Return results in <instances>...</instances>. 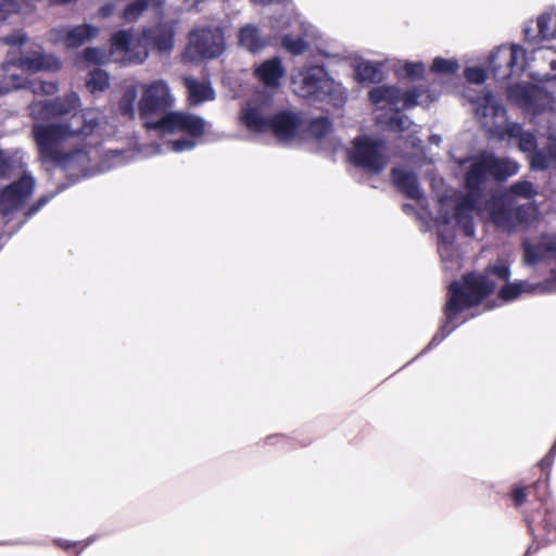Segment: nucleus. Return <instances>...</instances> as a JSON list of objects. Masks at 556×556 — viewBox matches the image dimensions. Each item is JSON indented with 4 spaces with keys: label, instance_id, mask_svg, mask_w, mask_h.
<instances>
[{
    "label": "nucleus",
    "instance_id": "nucleus-43",
    "mask_svg": "<svg viewBox=\"0 0 556 556\" xmlns=\"http://www.w3.org/2000/svg\"><path fill=\"white\" fill-rule=\"evenodd\" d=\"M115 10V7L111 3L109 4H105L103 5L100 11H99V14L102 16V17H109L110 15L113 14Z\"/></svg>",
    "mask_w": 556,
    "mask_h": 556
},
{
    "label": "nucleus",
    "instance_id": "nucleus-49",
    "mask_svg": "<svg viewBox=\"0 0 556 556\" xmlns=\"http://www.w3.org/2000/svg\"><path fill=\"white\" fill-rule=\"evenodd\" d=\"M515 92H525V89L522 87H516L509 91V97H514Z\"/></svg>",
    "mask_w": 556,
    "mask_h": 556
},
{
    "label": "nucleus",
    "instance_id": "nucleus-53",
    "mask_svg": "<svg viewBox=\"0 0 556 556\" xmlns=\"http://www.w3.org/2000/svg\"><path fill=\"white\" fill-rule=\"evenodd\" d=\"M526 36L529 37V29H525Z\"/></svg>",
    "mask_w": 556,
    "mask_h": 556
},
{
    "label": "nucleus",
    "instance_id": "nucleus-33",
    "mask_svg": "<svg viewBox=\"0 0 556 556\" xmlns=\"http://www.w3.org/2000/svg\"><path fill=\"white\" fill-rule=\"evenodd\" d=\"M282 46L292 54H301L306 49V42L300 36L296 38L289 35L283 36Z\"/></svg>",
    "mask_w": 556,
    "mask_h": 556
},
{
    "label": "nucleus",
    "instance_id": "nucleus-22",
    "mask_svg": "<svg viewBox=\"0 0 556 556\" xmlns=\"http://www.w3.org/2000/svg\"><path fill=\"white\" fill-rule=\"evenodd\" d=\"M239 45L250 52H258L266 47V41L263 39L258 29L253 25H245L239 33Z\"/></svg>",
    "mask_w": 556,
    "mask_h": 556
},
{
    "label": "nucleus",
    "instance_id": "nucleus-1",
    "mask_svg": "<svg viewBox=\"0 0 556 556\" xmlns=\"http://www.w3.org/2000/svg\"><path fill=\"white\" fill-rule=\"evenodd\" d=\"M79 105L78 96L70 93L50 103L35 102L29 106L35 117H38L37 113L40 111H45L42 118L71 115L67 123L36 125L33 130L40 155L70 172L85 170L89 157L83 150L65 153L61 151L60 144L77 136L87 137L93 134L104 121L98 110L89 109L83 114L75 113Z\"/></svg>",
    "mask_w": 556,
    "mask_h": 556
},
{
    "label": "nucleus",
    "instance_id": "nucleus-18",
    "mask_svg": "<svg viewBox=\"0 0 556 556\" xmlns=\"http://www.w3.org/2000/svg\"><path fill=\"white\" fill-rule=\"evenodd\" d=\"M254 74L266 87L277 88L281 77L285 75V67L279 58H273L256 66Z\"/></svg>",
    "mask_w": 556,
    "mask_h": 556
},
{
    "label": "nucleus",
    "instance_id": "nucleus-38",
    "mask_svg": "<svg viewBox=\"0 0 556 556\" xmlns=\"http://www.w3.org/2000/svg\"><path fill=\"white\" fill-rule=\"evenodd\" d=\"M17 5L13 0H0V22L7 18V15L14 13Z\"/></svg>",
    "mask_w": 556,
    "mask_h": 556
},
{
    "label": "nucleus",
    "instance_id": "nucleus-51",
    "mask_svg": "<svg viewBox=\"0 0 556 556\" xmlns=\"http://www.w3.org/2000/svg\"><path fill=\"white\" fill-rule=\"evenodd\" d=\"M442 218L445 223H448L451 217L450 216H445V215H442Z\"/></svg>",
    "mask_w": 556,
    "mask_h": 556
},
{
    "label": "nucleus",
    "instance_id": "nucleus-3",
    "mask_svg": "<svg viewBox=\"0 0 556 556\" xmlns=\"http://www.w3.org/2000/svg\"><path fill=\"white\" fill-rule=\"evenodd\" d=\"M519 166L509 159L495 157L491 153L483 152L472 159L469 170L466 174L465 182L468 189L466 197L457 198L454 202L455 212L453 217L462 226L466 236L473 235V225L471 223L472 212L477 207L478 189L490 177L495 179H506L517 174Z\"/></svg>",
    "mask_w": 556,
    "mask_h": 556
},
{
    "label": "nucleus",
    "instance_id": "nucleus-7",
    "mask_svg": "<svg viewBox=\"0 0 556 556\" xmlns=\"http://www.w3.org/2000/svg\"><path fill=\"white\" fill-rule=\"evenodd\" d=\"M241 121L253 132L271 131L281 140L290 139L300 127V118L294 113L281 112L269 116L268 105L256 101L249 102L241 111Z\"/></svg>",
    "mask_w": 556,
    "mask_h": 556
},
{
    "label": "nucleus",
    "instance_id": "nucleus-13",
    "mask_svg": "<svg viewBox=\"0 0 556 556\" xmlns=\"http://www.w3.org/2000/svg\"><path fill=\"white\" fill-rule=\"evenodd\" d=\"M141 98L138 103L141 117L160 114L170 108L174 97L165 80L159 79L140 85Z\"/></svg>",
    "mask_w": 556,
    "mask_h": 556
},
{
    "label": "nucleus",
    "instance_id": "nucleus-15",
    "mask_svg": "<svg viewBox=\"0 0 556 556\" xmlns=\"http://www.w3.org/2000/svg\"><path fill=\"white\" fill-rule=\"evenodd\" d=\"M35 180L30 175L23 177L12 185L8 186L0 193V213L7 216L16 210H20L33 194Z\"/></svg>",
    "mask_w": 556,
    "mask_h": 556
},
{
    "label": "nucleus",
    "instance_id": "nucleus-12",
    "mask_svg": "<svg viewBox=\"0 0 556 556\" xmlns=\"http://www.w3.org/2000/svg\"><path fill=\"white\" fill-rule=\"evenodd\" d=\"M349 156L352 163L370 173H379L387 165L382 142L369 137L356 138Z\"/></svg>",
    "mask_w": 556,
    "mask_h": 556
},
{
    "label": "nucleus",
    "instance_id": "nucleus-24",
    "mask_svg": "<svg viewBox=\"0 0 556 556\" xmlns=\"http://www.w3.org/2000/svg\"><path fill=\"white\" fill-rule=\"evenodd\" d=\"M518 139V147L523 152H530L535 147V139L533 135L522 131L518 124H509L504 130V138Z\"/></svg>",
    "mask_w": 556,
    "mask_h": 556
},
{
    "label": "nucleus",
    "instance_id": "nucleus-29",
    "mask_svg": "<svg viewBox=\"0 0 556 556\" xmlns=\"http://www.w3.org/2000/svg\"><path fill=\"white\" fill-rule=\"evenodd\" d=\"M86 86L91 92L103 91L109 86V76L102 70H94L89 74Z\"/></svg>",
    "mask_w": 556,
    "mask_h": 556
},
{
    "label": "nucleus",
    "instance_id": "nucleus-23",
    "mask_svg": "<svg viewBox=\"0 0 556 556\" xmlns=\"http://www.w3.org/2000/svg\"><path fill=\"white\" fill-rule=\"evenodd\" d=\"M549 139L548 154L546 155L542 151L532 154L531 167L535 169L556 168V136L552 134Z\"/></svg>",
    "mask_w": 556,
    "mask_h": 556
},
{
    "label": "nucleus",
    "instance_id": "nucleus-28",
    "mask_svg": "<svg viewBox=\"0 0 556 556\" xmlns=\"http://www.w3.org/2000/svg\"><path fill=\"white\" fill-rule=\"evenodd\" d=\"M17 166L22 167V161L21 157H17V153L0 150V179L9 177Z\"/></svg>",
    "mask_w": 556,
    "mask_h": 556
},
{
    "label": "nucleus",
    "instance_id": "nucleus-31",
    "mask_svg": "<svg viewBox=\"0 0 556 556\" xmlns=\"http://www.w3.org/2000/svg\"><path fill=\"white\" fill-rule=\"evenodd\" d=\"M137 99V90L134 86L126 89L123 98L119 102V110L122 114L134 117L135 115V102Z\"/></svg>",
    "mask_w": 556,
    "mask_h": 556
},
{
    "label": "nucleus",
    "instance_id": "nucleus-40",
    "mask_svg": "<svg viewBox=\"0 0 556 556\" xmlns=\"http://www.w3.org/2000/svg\"><path fill=\"white\" fill-rule=\"evenodd\" d=\"M293 25H299V27L303 30V35L307 36L309 26H306L304 23L300 22L298 17L289 18L287 22H283V25L279 26V30L287 29Z\"/></svg>",
    "mask_w": 556,
    "mask_h": 556
},
{
    "label": "nucleus",
    "instance_id": "nucleus-20",
    "mask_svg": "<svg viewBox=\"0 0 556 556\" xmlns=\"http://www.w3.org/2000/svg\"><path fill=\"white\" fill-rule=\"evenodd\" d=\"M184 81L188 90L189 101L192 104H199L214 99L215 92L208 81L198 80L190 77H186Z\"/></svg>",
    "mask_w": 556,
    "mask_h": 556
},
{
    "label": "nucleus",
    "instance_id": "nucleus-36",
    "mask_svg": "<svg viewBox=\"0 0 556 556\" xmlns=\"http://www.w3.org/2000/svg\"><path fill=\"white\" fill-rule=\"evenodd\" d=\"M330 130V123L327 118H319L312 123L311 132L314 136L323 137Z\"/></svg>",
    "mask_w": 556,
    "mask_h": 556
},
{
    "label": "nucleus",
    "instance_id": "nucleus-8",
    "mask_svg": "<svg viewBox=\"0 0 556 556\" xmlns=\"http://www.w3.org/2000/svg\"><path fill=\"white\" fill-rule=\"evenodd\" d=\"M294 92L311 101H325L337 91L338 86L320 66H311L292 76Z\"/></svg>",
    "mask_w": 556,
    "mask_h": 556
},
{
    "label": "nucleus",
    "instance_id": "nucleus-27",
    "mask_svg": "<svg viewBox=\"0 0 556 556\" xmlns=\"http://www.w3.org/2000/svg\"><path fill=\"white\" fill-rule=\"evenodd\" d=\"M539 35L543 39H551L556 35V12L551 11L542 14L536 22Z\"/></svg>",
    "mask_w": 556,
    "mask_h": 556
},
{
    "label": "nucleus",
    "instance_id": "nucleus-10",
    "mask_svg": "<svg viewBox=\"0 0 556 556\" xmlns=\"http://www.w3.org/2000/svg\"><path fill=\"white\" fill-rule=\"evenodd\" d=\"M149 37L146 33L119 30L112 36V54L117 61L142 63L148 56Z\"/></svg>",
    "mask_w": 556,
    "mask_h": 556
},
{
    "label": "nucleus",
    "instance_id": "nucleus-45",
    "mask_svg": "<svg viewBox=\"0 0 556 556\" xmlns=\"http://www.w3.org/2000/svg\"><path fill=\"white\" fill-rule=\"evenodd\" d=\"M40 89L46 92V93H50V92H53L55 90V87L53 84H49V83H40Z\"/></svg>",
    "mask_w": 556,
    "mask_h": 556
},
{
    "label": "nucleus",
    "instance_id": "nucleus-4",
    "mask_svg": "<svg viewBox=\"0 0 556 556\" xmlns=\"http://www.w3.org/2000/svg\"><path fill=\"white\" fill-rule=\"evenodd\" d=\"M532 59L518 45L501 46L490 55V68L498 80L519 75L527 68L533 79L544 81L556 78V51L551 48H539Z\"/></svg>",
    "mask_w": 556,
    "mask_h": 556
},
{
    "label": "nucleus",
    "instance_id": "nucleus-9",
    "mask_svg": "<svg viewBox=\"0 0 556 556\" xmlns=\"http://www.w3.org/2000/svg\"><path fill=\"white\" fill-rule=\"evenodd\" d=\"M225 50V39L218 27H199L189 34L184 59L190 62L215 59Z\"/></svg>",
    "mask_w": 556,
    "mask_h": 556
},
{
    "label": "nucleus",
    "instance_id": "nucleus-52",
    "mask_svg": "<svg viewBox=\"0 0 556 556\" xmlns=\"http://www.w3.org/2000/svg\"><path fill=\"white\" fill-rule=\"evenodd\" d=\"M450 203H451V201H444V202H442V206H443V207H444V206H448V205H450Z\"/></svg>",
    "mask_w": 556,
    "mask_h": 556
},
{
    "label": "nucleus",
    "instance_id": "nucleus-34",
    "mask_svg": "<svg viewBox=\"0 0 556 556\" xmlns=\"http://www.w3.org/2000/svg\"><path fill=\"white\" fill-rule=\"evenodd\" d=\"M84 59L86 61H88V62L101 64V63L106 62L109 56L101 49H98V48H87L84 51Z\"/></svg>",
    "mask_w": 556,
    "mask_h": 556
},
{
    "label": "nucleus",
    "instance_id": "nucleus-41",
    "mask_svg": "<svg viewBox=\"0 0 556 556\" xmlns=\"http://www.w3.org/2000/svg\"><path fill=\"white\" fill-rule=\"evenodd\" d=\"M157 49L162 52H167L172 49V36L163 35L160 39L155 41Z\"/></svg>",
    "mask_w": 556,
    "mask_h": 556
},
{
    "label": "nucleus",
    "instance_id": "nucleus-19",
    "mask_svg": "<svg viewBox=\"0 0 556 556\" xmlns=\"http://www.w3.org/2000/svg\"><path fill=\"white\" fill-rule=\"evenodd\" d=\"M556 289V280L545 283L530 285L527 281L508 283L501 289L500 295L505 301L515 300L522 292L544 293Z\"/></svg>",
    "mask_w": 556,
    "mask_h": 556
},
{
    "label": "nucleus",
    "instance_id": "nucleus-30",
    "mask_svg": "<svg viewBox=\"0 0 556 556\" xmlns=\"http://www.w3.org/2000/svg\"><path fill=\"white\" fill-rule=\"evenodd\" d=\"M459 65L456 60L435 58L431 65V72L435 74L450 75L457 72Z\"/></svg>",
    "mask_w": 556,
    "mask_h": 556
},
{
    "label": "nucleus",
    "instance_id": "nucleus-37",
    "mask_svg": "<svg viewBox=\"0 0 556 556\" xmlns=\"http://www.w3.org/2000/svg\"><path fill=\"white\" fill-rule=\"evenodd\" d=\"M167 147L172 151L182 152V151L191 150L192 148H194L195 142L190 139H181V140L169 141L167 143Z\"/></svg>",
    "mask_w": 556,
    "mask_h": 556
},
{
    "label": "nucleus",
    "instance_id": "nucleus-21",
    "mask_svg": "<svg viewBox=\"0 0 556 556\" xmlns=\"http://www.w3.org/2000/svg\"><path fill=\"white\" fill-rule=\"evenodd\" d=\"M392 177L394 185L408 198L418 199L421 197L415 174L402 168H394L392 170Z\"/></svg>",
    "mask_w": 556,
    "mask_h": 556
},
{
    "label": "nucleus",
    "instance_id": "nucleus-48",
    "mask_svg": "<svg viewBox=\"0 0 556 556\" xmlns=\"http://www.w3.org/2000/svg\"><path fill=\"white\" fill-rule=\"evenodd\" d=\"M439 250H440V254H441L442 258H445V254L448 250V247L446 244H442V245H440Z\"/></svg>",
    "mask_w": 556,
    "mask_h": 556
},
{
    "label": "nucleus",
    "instance_id": "nucleus-2",
    "mask_svg": "<svg viewBox=\"0 0 556 556\" xmlns=\"http://www.w3.org/2000/svg\"><path fill=\"white\" fill-rule=\"evenodd\" d=\"M2 42L10 48L0 66V96L24 88L28 74L61 67L59 59L46 55L40 46L28 43L27 36L21 31L3 37Z\"/></svg>",
    "mask_w": 556,
    "mask_h": 556
},
{
    "label": "nucleus",
    "instance_id": "nucleus-44",
    "mask_svg": "<svg viewBox=\"0 0 556 556\" xmlns=\"http://www.w3.org/2000/svg\"><path fill=\"white\" fill-rule=\"evenodd\" d=\"M48 200H49V199H48V198H46V197L40 198V199H39V201L37 202V204H36V205H34V206L29 210V212H27V215H31V214L36 213V212H37L41 206H43V205L48 202Z\"/></svg>",
    "mask_w": 556,
    "mask_h": 556
},
{
    "label": "nucleus",
    "instance_id": "nucleus-32",
    "mask_svg": "<svg viewBox=\"0 0 556 556\" xmlns=\"http://www.w3.org/2000/svg\"><path fill=\"white\" fill-rule=\"evenodd\" d=\"M509 192L515 197L530 199L536 194L533 185L529 181H518L510 186Z\"/></svg>",
    "mask_w": 556,
    "mask_h": 556
},
{
    "label": "nucleus",
    "instance_id": "nucleus-47",
    "mask_svg": "<svg viewBox=\"0 0 556 556\" xmlns=\"http://www.w3.org/2000/svg\"><path fill=\"white\" fill-rule=\"evenodd\" d=\"M492 218L495 224L503 225L501 213H493Z\"/></svg>",
    "mask_w": 556,
    "mask_h": 556
},
{
    "label": "nucleus",
    "instance_id": "nucleus-39",
    "mask_svg": "<svg viewBox=\"0 0 556 556\" xmlns=\"http://www.w3.org/2000/svg\"><path fill=\"white\" fill-rule=\"evenodd\" d=\"M404 70L407 76L417 78L424 73L425 67L422 63H406Z\"/></svg>",
    "mask_w": 556,
    "mask_h": 556
},
{
    "label": "nucleus",
    "instance_id": "nucleus-46",
    "mask_svg": "<svg viewBox=\"0 0 556 556\" xmlns=\"http://www.w3.org/2000/svg\"><path fill=\"white\" fill-rule=\"evenodd\" d=\"M157 153H160V146H157V144H153L151 147V150L146 152L147 155H153V154H157Z\"/></svg>",
    "mask_w": 556,
    "mask_h": 556
},
{
    "label": "nucleus",
    "instance_id": "nucleus-6",
    "mask_svg": "<svg viewBox=\"0 0 556 556\" xmlns=\"http://www.w3.org/2000/svg\"><path fill=\"white\" fill-rule=\"evenodd\" d=\"M421 93L417 90L402 92L395 87L379 86L370 90L369 99L378 106L377 123L392 131L405 132L413 147H417L419 140L414 135L418 132V126L413 124L405 115L399 112L400 109L412 108L421 104Z\"/></svg>",
    "mask_w": 556,
    "mask_h": 556
},
{
    "label": "nucleus",
    "instance_id": "nucleus-35",
    "mask_svg": "<svg viewBox=\"0 0 556 556\" xmlns=\"http://www.w3.org/2000/svg\"><path fill=\"white\" fill-rule=\"evenodd\" d=\"M464 74L466 79L472 84H482L486 78V75L481 67H467Z\"/></svg>",
    "mask_w": 556,
    "mask_h": 556
},
{
    "label": "nucleus",
    "instance_id": "nucleus-11",
    "mask_svg": "<svg viewBox=\"0 0 556 556\" xmlns=\"http://www.w3.org/2000/svg\"><path fill=\"white\" fill-rule=\"evenodd\" d=\"M475 115L481 126L490 134L504 139V130L509 125L506 111L500 101L489 91L472 101Z\"/></svg>",
    "mask_w": 556,
    "mask_h": 556
},
{
    "label": "nucleus",
    "instance_id": "nucleus-14",
    "mask_svg": "<svg viewBox=\"0 0 556 556\" xmlns=\"http://www.w3.org/2000/svg\"><path fill=\"white\" fill-rule=\"evenodd\" d=\"M148 128H159L165 132H187L192 137H199L204 131L205 122L194 115L182 112H172L163 116L156 123H146Z\"/></svg>",
    "mask_w": 556,
    "mask_h": 556
},
{
    "label": "nucleus",
    "instance_id": "nucleus-17",
    "mask_svg": "<svg viewBox=\"0 0 556 556\" xmlns=\"http://www.w3.org/2000/svg\"><path fill=\"white\" fill-rule=\"evenodd\" d=\"M98 34L99 29L91 25L60 27L51 31V40L64 43L68 48H76L91 40Z\"/></svg>",
    "mask_w": 556,
    "mask_h": 556
},
{
    "label": "nucleus",
    "instance_id": "nucleus-5",
    "mask_svg": "<svg viewBox=\"0 0 556 556\" xmlns=\"http://www.w3.org/2000/svg\"><path fill=\"white\" fill-rule=\"evenodd\" d=\"M509 274V268L505 264L500 263L490 266L485 276L470 274L464 277L462 286L458 282H453L450 287V298L445 306L446 324L434 336L431 344L442 341L452 332L454 327L448 328V324L453 321L457 313L478 304L495 289L496 282L491 277H495L498 281H507Z\"/></svg>",
    "mask_w": 556,
    "mask_h": 556
},
{
    "label": "nucleus",
    "instance_id": "nucleus-50",
    "mask_svg": "<svg viewBox=\"0 0 556 556\" xmlns=\"http://www.w3.org/2000/svg\"><path fill=\"white\" fill-rule=\"evenodd\" d=\"M201 1L202 0H186V3L188 4V7L192 8Z\"/></svg>",
    "mask_w": 556,
    "mask_h": 556
},
{
    "label": "nucleus",
    "instance_id": "nucleus-26",
    "mask_svg": "<svg viewBox=\"0 0 556 556\" xmlns=\"http://www.w3.org/2000/svg\"><path fill=\"white\" fill-rule=\"evenodd\" d=\"M355 76L359 81L375 83L381 79V72L377 65L363 61L356 65Z\"/></svg>",
    "mask_w": 556,
    "mask_h": 556
},
{
    "label": "nucleus",
    "instance_id": "nucleus-42",
    "mask_svg": "<svg viewBox=\"0 0 556 556\" xmlns=\"http://www.w3.org/2000/svg\"><path fill=\"white\" fill-rule=\"evenodd\" d=\"M514 501L516 505H520L523 503L526 498V493L523 489H516L513 493Z\"/></svg>",
    "mask_w": 556,
    "mask_h": 556
},
{
    "label": "nucleus",
    "instance_id": "nucleus-25",
    "mask_svg": "<svg viewBox=\"0 0 556 556\" xmlns=\"http://www.w3.org/2000/svg\"><path fill=\"white\" fill-rule=\"evenodd\" d=\"M156 7H159V2L155 0H136L126 7L122 16L125 22H135L143 11Z\"/></svg>",
    "mask_w": 556,
    "mask_h": 556
},
{
    "label": "nucleus",
    "instance_id": "nucleus-16",
    "mask_svg": "<svg viewBox=\"0 0 556 556\" xmlns=\"http://www.w3.org/2000/svg\"><path fill=\"white\" fill-rule=\"evenodd\" d=\"M522 261L527 266H535L546 261H556V236H544L540 244L528 239L522 243Z\"/></svg>",
    "mask_w": 556,
    "mask_h": 556
}]
</instances>
